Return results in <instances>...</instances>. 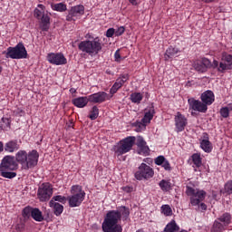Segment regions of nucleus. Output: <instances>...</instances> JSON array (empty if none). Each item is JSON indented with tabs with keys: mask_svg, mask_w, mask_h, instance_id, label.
I'll list each match as a JSON object with an SVG mask.
<instances>
[{
	"mask_svg": "<svg viewBox=\"0 0 232 232\" xmlns=\"http://www.w3.org/2000/svg\"><path fill=\"white\" fill-rule=\"evenodd\" d=\"M130 217V208L121 206L118 210H111L106 214V217L102 225L104 232H122V227L119 225V220H128Z\"/></svg>",
	"mask_w": 232,
	"mask_h": 232,
	"instance_id": "nucleus-1",
	"label": "nucleus"
},
{
	"mask_svg": "<svg viewBox=\"0 0 232 232\" xmlns=\"http://www.w3.org/2000/svg\"><path fill=\"white\" fill-rule=\"evenodd\" d=\"M135 140H137L135 136H128L127 138L121 140L112 148L114 155H116V157H121L126 155V153H130V151L133 150V146H135Z\"/></svg>",
	"mask_w": 232,
	"mask_h": 232,
	"instance_id": "nucleus-2",
	"label": "nucleus"
},
{
	"mask_svg": "<svg viewBox=\"0 0 232 232\" xmlns=\"http://www.w3.org/2000/svg\"><path fill=\"white\" fill-rule=\"evenodd\" d=\"M79 50L89 55H97L101 50H102V44L99 38H95L92 41L85 40L78 44Z\"/></svg>",
	"mask_w": 232,
	"mask_h": 232,
	"instance_id": "nucleus-3",
	"label": "nucleus"
},
{
	"mask_svg": "<svg viewBox=\"0 0 232 232\" xmlns=\"http://www.w3.org/2000/svg\"><path fill=\"white\" fill-rule=\"evenodd\" d=\"M72 197L69 198V206L70 208H78L82 204L86 193L82 190V187L75 185L72 187Z\"/></svg>",
	"mask_w": 232,
	"mask_h": 232,
	"instance_id": "nucleus-4",
	"label": "nucleus"
},
{
	"mask_svg": "<svg viewBox=\"0 0 232 232\" xmlns=\"http://www.w3.org/2000/svg\"><path fill=\"white\" fill-rule=\"evenodd\" d=\"M5 57L8 59H26L28 52L23 43H19L14 47H8Z\"/></svg>",
	"mask_w": 232,
	"mask_h": 232,
	"instance_id": "nucleus-5",
	"label": "nucleus"
},
{
	"mask_svg": "<svg viewBox=\"0 0 232 232\" xmlns=\"http://www.w3.org/2000/svg\"><path fill=\"white\" fill-rule=\"evenodd\" d=\"M34 17L41 21V30H43V32H48V30L50 29V15H48V13L44 12V6L41 4L38 5V8L34 9Z\"/></svg>",
	"mask_w": 232,
	"mask_h": 232,
	"instance_id": "nucleus-6",
	"label": "nucleus"
},
{
	"mask_svg": "<svg viewBox=\"0 0 232 232\" xmlns=\"http://www.w3.org/2000/svg\"><path fill=\"white\" fill-rule=\"evenodd\" d=\"M153 175H155L153 169L146 163H141L138 170L134 173L136 180H148V179H151Z\"/></svg>",
	"mask_w": 232,
	"mask_h": 232,
	"instance_id": "nucleus-7",
	"label": "nucleus"
},
{
	"mask_svg": "<svg viewBox=\"0 0 232 232\" xmlns=\"http://www.w3.org/2000/svg\"><path fill=\"white\" fill-rule=\"evenodd\" d=\"M52 195H53V188H52L50 183H44L38 188V198L41 202L50 200V198H52Z\"/></svg>",
	"mask_w": 232,
	"mask_h": 232,
	"instance_id": "nucleus-8",
	"label": "nucleus"
},
{
	"mask_svg": "<svg viewBox=\"0 0 232 232\" xmlns=\"http://www.w3.org/2000/svg\"><path fill=\"white\" fill-rule=\"evenodd\" d=\"M17 169V162L14 156H5L0 164V171H14Z\"/></svg>",
	"mask_w": 232,
	"mask_h": 232,
	"instance_id": "nucleus-9",
	"label": "nucleus"
},
{
	"mask_svg": "<svg viewBox=\"0 0 232 232\" xmlns=\"http://www.w3.org/2000/svg\"><path fill=\"white\" fill-rule=\"evenodd\" d=\"M39 162V153L37 150H32L27 154L25 163L24 164V169H30L35 168Z\"/></svg>",
	"mask_w": 232,
	"mask_h": 232,
	"instance_id": "nucleus-10",
	"label": "nucleus"
},
{
	"mask_svg": "<svg viewBox=\"0 0 232 232\" xmlns=\"http://www.w3.org/2000/svg\"><path fill=\"white\" fill-rule=\"evenodd\" d=\"M47 61L51 64H55L56 66H61L63 64H66L67 60L64 57V54L62 53H51L47 55Z\"/></svg>",
	"mask_w": 232,
	"mask_h": 232,
	"instance_id": "nucleus-11",
	"label": "nucleus"
},
{
	"mask_svg": "<svg viewBox=\"0 0 232 232\" xmlns=\"http://www.w3.org/2000/svg\"><path fill=\"white\" fill-rule=\"evenodd\" d=\"M188 102L190 110L194 111H199V113H206L208 111V106L203 102L190 98L188 100Z\"/></svg>",
	"mask_w": 232,
	"mask_h": 232,
	"instance_id": "nucleus-12",
	"label": "nucleus"
},
{
	"mask_svg": "<svg viewBox=\"0 0 232 232\" xmlns=\"http://www.w3.org/2000/svg\"><path fill=\"white\" fill-rule=\"evenodd\" d=\"M84 14V5H75L72 7L66 16V21H75L76 17H81Z\"/></svg>",
	"mask_w": 232,
	"mask_h": 232,
	"instance_id": "nucleus-13",
	"label": "nucleus"
},
{
	"mask_svg": "<svg viewBox=\"0 0 232 232\" xmlns=\"http://www.w3.org/2000/svg\"><path fill=\"white\" fill-rule=\"evenodd\" d=\"M218 72L224 73L227 70H232V55L231 54H223L221 62L219 63V67L218 68Z\"/></svg>",
	"mask_w": 232,
	"mask_h": 232,
	"instance_id": "nucleus-14",
	"label": "nucleus"
},
{
	"mask_svg": "<svg viewBox=\"0 0 232 232\" xmlns=\"http://www.w3.org/2000/svg\"><path fill=\"white\" fill-rule=\"evenodd\" d=\"M136 145L140 155H150V147L146 144V140L141 136L137 137Z\"/></svg>",
	"mask_w": 232,
	"mask_h": 232,
	"instance_id": "nucleus-15",
	"label": "nucleus"
},
{
	"mask_svg": "<svg viewBox=\"0 0 232 232\" xmlns=\"http://www.w3.org/2000/svg\"><path fill=\"white\" fill-rule=\"evenodd\" d=\"M175 124L178 131H184V128H186V125L188 124V120L182 113L177 112Z\"/></svg>",
	"mask_w": 232,
	"mask_h": 232,
	"instance_id": "nucleus-16",
	"label": "nucleus"
},
{
	"mask_svg": "<svg viewBox=\"0 0 232 232\" xmlns=\"http://www.w3.org/2000/svg\"><path fill=\"white\" fill-rule=\"evenodd\" d=\"M20 145L19 141L17 140H11L4 145V150L6 153H14L17 150H19Z\"/></svg>",
	"mask_w": 232,
	"mask_h": 232,
	"instance_id": "nucleus-17",
	"label": "nucleus"
},
{
	"mask_svg": "<svg viewBox=\"0 0 232 232\" xmlns=\"http://www.w3.org/2000/svg\"><path fill=\"white\" fill-rule=\"evenodd\" d=\"M107 98H108V93L104 92H100L90 95L89 101L90 102L101 104V102H104V101H106Z\"/></svg>",
	"mask_w": 232,
	"mask_h": 232,
	"instance_id": "nucleus-18",
	"label": "nucleus"
},
{
	"mask_svg": "<svg viewBox=\"0 0 232 232\" xmlns=\"http://www.w3.org/2000/svg\"><path fill=\"white\" fill-rule=\"evenodd\" d=\"M201 101L206 106H210L215 102V94L211 91H207L201 94Z\"/></svg>",
	"mask_w": 232,
	"mask_h": 232,
	"instance_id": "nucleus-19",
	"label": "nucleus"
},
{
	"mask_svg": "<svg viewBox=\"0 0 232 232\" xmlns=\"http://www.w3.org/2000/svg\"><path fill=\"white\" fill-rule=\"evenodd\" d=\"M187 195L194 196V197H196L197 198H198L201 201L206 198V191L195 189V188H193L191 187H188V188H187Z\"/></svg>",
	"mask_w": 232,
	"mask_h": 232,
	"instance_id": "nucleus-20",
	"label": "nucleus"
},
{
	"mask_svg": "<svg viewBox=\"0 0 232 232\" xmlns=\"http://www.w3.org/2000/svg\"><path fill=\"white\" fill-rule=\"evenodd\" d=\"M49 206L51 208H53V213H54V215H56V217L61 216L63 214V211H64V207L63 205H61L60 203L55 202L53 200H50Z\"/></svg>",
	"mask_w": 232,
	"mask_h": 232,
	"instance_id": "nucleus-21",
	"label": "nucleus"
},
{
	"mask_svg": "<svg viewBox=\"0 0 232 232\" xmlns=\"http://www.w3.org/2000/svg\"><path fill=\"white\" fill-rule=\"evenodd\" d=\"M153 115H155V108L153 106L150 107L144 114L141 121L143 124H150L151 122V119H153Z\"/></svg>",
	"mask_w": 232,
	"mask_h": 232,
	"instance_id": "nucleus-22",
	"label": "nucleus"
},
{
	"mask_svg": "<svg viewBox=\"0 0 232 232\" xmlns=\"http://www.w3.org/2000/svg\"><path fill=\"white\" fill-rule=\"evenodd\" d=\"M89 102L90 98L88 97H78L72 101V104H74L76 108H84Z\"/></svg>",
	"mask_w": 232,
	"mask_h": 232,
	"instance_id": "nucleus-23",
	"label": "nucleus"
},
{
	"mask_svg": "<svg viewBox=\"0 0 232 232\" xmlns=\"http://www.w3.org/2000/svg\"><path fill=\"white\" fill-rule=\"evenodd\" d=\"M27 156H28V153H26L25 150H19L15 154L16 162H19V164H22V168H24V164L26 162Z\"/></svg>",
	"mask_w": 232,
	"mask_h": 232,
	"instance_id": "nucleus-24",
	"label": "nucleus"
},
{
	"mask_svg": "<svg viewBox=\"0 0 232 232\" xmlns=\"http://www.w3.org/2000/svg\"><path fill=\"white\" fill-rule=\"evenodd\" d=\"M200 148L203 150L205 153H211L213 150V145L209 140H202L200 142Z\"/></svg>",
	"mask_w": 232,
	"mask_h": 232,
	"instance_id": "nucleus-25",
	"label": "nucleus"
},
{
	"mask_svg": "<svg viewBox=\"0 0 232 232\" xmlns=\"http://www.w3.org/2000/svg\"><path fill=\"white\" fill-rule=\"evenodd\" d=\"M32 218L36 222H43L44 220V217H43V212L39 210V208H33Z\"/></svg>",
	"mask_w": 232,
	"mask_h": 232,
	"instance_id": "nucleus-26",
	"label": "nucleus"
},
{
	"mask_svg": "<svg viewBox=\"0 0 232 232\" xmlns=\"http://www.w3.org/2000/svg\"><path fill=\"white\" fill-rule=\"evenodd\" d=\"M180 227L179 225H177V222L175 220H171L164 228V232H176L179 231Z\"/></svg>",
	"mask_w": 232,
	"mask_h": 232,
	"instance_id": "nucleus-27",
	"label": "nucleus"
},
{
	"mask_svg": "<svg viewBox=\"0 0 232 232\" xmlns=\"http://www.w3.org/2000/svg\"><path fill=\"white\" fill-rule=\"evenodd\" d=\"M179 52V51L175 47H169L165 53V61L171 59V57H175Z\"/></svg>",
	"mask_w": 232,
	"mask_h": 232,
	"instance_id": "nucleus-28",
	"label": "nucleus"
},
{
	"mask_svg": "<svg viewBox=\"0 0 232 232\" xmlns=\"http://www.w3.org/2000/svg\"><path fill=\"white\" fill-rule=\"evenodd\" d=\"M159 186H160L161 191H170V189H171V181L162 179V180L160 181Z\"/></svg>",
	"mask_w": 232,
	"mask_h": 232,
	"instance_id": "nucleus-29",
	"label": "nucleus"
},
{
	"mask_svg": "<svg viewBox=\"0 0 232 232\" xmlns=\"http://www.w3.org/2000/svg\"><path fill=\"white\" fill-rule=\"evenodd\" d=\"M143 95L140 92H134L130 94V101L131 102H134L135 104H140V101L143 99Z\"/></svg>",
	"mask_w": 232,
	"mask_h": 232,
	"instance_id": "nucleus-30",
	"label": "nucleus"
},
{
	"mask_svg": "<svg viewBox=\"0 0 232 232\" xmlns=\"http://www.w3.org/2000/svg\"><path fill=\"white\" fill-rule=\"evenodd\" d=\"M224 226H229L231 224V214L224 213L220 218H218Z\"/></svg>",
	"mask_w": 232,
	"mask_h": 232,
	"instance_id": "nucleus-31",
	"label": "nucleus"
},
{
	"mask_svg": "<svg viewBox=\"0 0 232 232\" xmlns=\"http://www.w3.org/2000/svg\"><path fill=\"white\" fill-rule=\"evenodd\" d=\"M224 231V225L221 224V222L217 219L211 228V232H222Z\"/></svg>",
	"mask_w": 232,
	"mask_h": 232,
	"instance_id": "nucleus-32",
	"label": "nucleus"
},
{
	"mask_svg": "<svg viewBox=\"0 0 232 232\" xmlns=\"http://www.w3.org/2000/svg\"><path fill=\"white\" fill-rule=\"evenodd\" d=\"M3 130H10V119L2 118L0 121V131H3Z\"/></svg>",
	"mask_w": 232,
	"mask_h": 232,
	"instance_id": "nucleus-33",
	"label": "nucleus"
},
{
	"mask_svg": "<svg viewBox=\"0 0 232 232\" xmlns=\"http://www.w3.org/2000/svg\"><path fill=\"white\" fill-rule=\"evenodd\" d=\"M161 213L165 215V217H171V215H173V210L169 205H162Z\"/></svg>",
	"mask_w": 232,
	"mask_h": 232,
	"instance_id": "nucleus-34",
	"label": "nucleus"
},
{
	"mask_svg": "<svg viewBox=\"0 0 232 232\" xmlns=\"http://www.w3.org/2000/svg\"><path fill=\"white\" fill-rule=\"evenodd\" d=\"M1 176L5 179H14V177H17V173L13 172L12 170H0Z\"/></svg>",
	"mask_w": 232,
	"mask_h": 232,
	"instance_id": "nucleus-35",
	"label": "nucleus"
},
{
	"mask_svg": "<svg viewBox=\"0 0 232 232\" xmlns=\"http://www.w3.org/2000/svg\"><path fill=\"white\" fill-rule=\"evenodd\" d=\"M192 162L197 168H200L202 166V158H200L199 154H193Z\"/></svg>",
	"mask_w": 232,
	"mask_h": 232,
	"instance_id": "nucleus-36",
	"label": "nucleus"
},
{
	"mask_svg": "<svg viewBox=\"0 0 232 232\" xmlns=\"http://www.w3.org/2000/svg\"><path fill=\"white\" fill-rule=\"evenodd\" d=\"M194 69L196 72H198L199 73H206V72H208V69L203 65L201 62L196 63L194 64Z\"/></svg>",
	"mask_w": 232,
	"mask_h": 232,
	"instance_id": "nucleus-37",
	"label": "nucleus"
},
{
	"mask_svg": "<svg viewBox=\"0 0 232 232\" xmlns=\"http://www.w3.org/2000/svg\"><path fill=\"white\" fill-rule=\"evenodd\" d=\"M52 8L55 10L56 12H66V5L63 3L55 4L52 5Z\"/></svg>",
	"mask_w": 232,
	"mask_h": 232,
	"instance_id": "nucleus-38",
	"label": "nucleus"
},
{
	"mask_svg": "<svg viewBox=\"0 0 232 232\" xmlns=\"http://www.w3.org/2000/svg\"><path fill=\"white\" fill-rule=\"evenodd\" d=\"M97 117H99V108H97V106H93L89 116V119H91V121H95Z\"/></svg>",
	"mask_w": 232,
	"mask_h": 232,
	"instance_id": "nucleus-39",
	"label": "nucleus"
},
{
	"mask_svg": "<svg viewBox=\"0 0 232 232\" xmlns=\"http://www.w3.org/2000/svg\"><path fill=\"white\" fill-rule=\"evenodd\" d=\"M34 211V208L30 207H26L23 209V217L24 218H30L32 217V213Z\"/></svg>",
	"mask_w": 232,
	"mask_h": 232,
	"instance_id": "nucleus-40",
	"label": "nucleus"
},
{
	"mask_svg": "<svg viewBox=\"0 0 232 232\" xmlns=\"http://www.w3.org/2000/svg\"><path fill=\"white\" fill-rule=\"evenodd\" d=\"M128 79H130V75L123 74L121 77H120L116 80V82L119 83L120 86H123L124 82H126V81H128Z\"/></svg>",
	"mask_w": 232,
	"mask_h": 232,
	"instance_id": "nucleus-41",
	"label": "nucleus"
},
{
	"mask_svg": "<svg viewBox=\"0 0 232 232\" xmlns=\"http://www.w3.org/2000/svg\"><path fill=\"white\" fill-rule=\"evenodd\" d=\"M51 200H53V202H61V204H66V197L64 196H53Z\"/></svg>",
	"mask_w": 232,
	"mask_h": 232,
	"instance_id": "nucleus-42",
	"label": "nucleus"
},
{
	"mask_svg": "<svg viewBox=\"0 0 232 232\" xmlns=\"http://www.w3.org/2000/svg\"><path fill=\"white\" fill-rule=\"evenodd\" d=\"M225 193L232 195V180H229L225 184Z\"/></svg>",
	"mask_w": 232,
	"mask_h": 232,
	"instance_id": "nucleus-43",
	"label": "nucleus"
},
{
	"mask_svg": "<svg viewBox=\"0 0 232 232\" xmlns=\"http://www.w3.org/2000/svg\"><path fill=\"white\" fill-rule=\"evenodd\" d=\"M120 88H122V86L115 82V83L111 88L110 92L111 93V95H113L114 93H117V92H119Z\"/></svg>",
	"mask_w": 232,
	"mask_h": 232,
	"instance_id": "nucleus-44",
	"label": "nucleus"
},
{
	"mask_svg": "<svg viewBox=\"0 0 232 232\" xmlns=\"http://www.w3.org/2000/svg\"><path fill=\"white\" fill-rule=\"evenodd\" d=\"M220 115L224 117V119H227L229 117V109L227 107H224L220 110Z\"/></svg>",
	"mask_w": 232,
	"mask_h": 232,
	"instance_id": "nucleus-45",
	"label": "nucleus"
},
{
	"mask_svg": "<svg viewBox=\"0 0 232 232\" xmlns=\"http://www.w3.org/2000/svg\"><path fill=\"white\" fill-rule=\"evenodd\" d=\"M166 158L164 156H159L155 159V164H157V166H162Z\"/></svg>",
	"mask_w": 232,
	"mask_h": 232,
	"instance_id": "nucleus-46",
	"label": "nucleus"
},
{
	"mask_svg": "<svg viewBox=\"0 0 232 232\" xmlns=\"http://www.w3.org/2000/svg\"><path fill=\"white\" fill-rule=\"evenodd\" d=\"M202 202L201 200L198 199V198H196L195 196H190V204L192 206H198Z\"/></svg>",
	"mask_w": 232,
	"mask_h": 232,
	"instance_id": "nucleus-47",
	"label": "nucleus"
},
{
	"mask_svg": "<svg viewBox=\"0 0 232 232\" xmlns=\"http://www.w3.org/2000/svg\"><path fill=\"white\" fill-rule=\"evenodd\" d=\"M201 63H203V66L205 67V69L208 70V68H211V61H209V59L203 58Z\"/></svg>",
	"mask_w": 232,
	"mask_h": 232,
	"instance_id": "nucleus-48",
	"label": "nucleus"
},
{
	"mask_svg": "<svg viewBox=\"0 0 232 232\" xmlns=\"http://www.w3.org/2000/svg\"><path fill=\"white\" fill-rule=\"evenodd\" d=\"M161 166L166 171H171V165H169V161H168V160H165Z\"/></svg>",
	"mask_w": 232,
	"mask_h": 232,
	"instance_id": "nucleus-49",
	"label": "nucleus"
},
{
	"mask_svg": "<svg viewBox=\"0 0 232 232\" xmlns=\"http://www.w3.org/2000/svg\"><path fill=\"white\" fill-rule=\"evenodd\" d=\"M125 30L126 29L124 28V26H120L118 28V30L115 31V36L119 37V36L122 35V34H124Z\"/></svg>",
	"mask_w": 232,
	"mask_h": 232,
	"instance_id": "nucleus-50",
	"label": "nucleus"
},
{
	"mask_svg": "<svg viewBox=\"0 0 232 232\" xmlns=\"http://www.w3.org/2000/svg\"><path fill=\"white\" fill-rule=\"evenodd\" d=\"M115 35V29L110 28L106 32V37H113Z\"/></svg>",
	"mask_w": 232,
	"mask_h": 232,
	"instance_id": "nucleus-51",
	"label": "nucleus"
},
{
	"mask_svg": "<svg viewBox=\"0 0 232 232\" xmlns=\"http://www.w3.org/2000/svg\"><path fill=\"white\" fill-rule=\"evenodd\" d=\"M114 59L117 63H121V53L117 50L114 53Z\"/></svg>",
	"mask_w": 232,
	"mask_h": 232,
	"instance_id": "nucleus-52",
	"label": "nucleus"
},
{
	"mask_svg": "<svg viewBox=\"0 0 232 232\" xmlns=\"http://www.w3.org/2000/svg\"><path fill=\"white\" fill-rule=\"evenodd\" d=\"M123 191H125L126 193H131V191H133V188H131V187H124L123 188Z\"/></svg>",
	"mask_w": 232,
	"mask_h": 232,
	"instance_id": "nucleus-53",
	"label": "nucleus"
},
{
	"mask_svg": "<svg viewBox=\"0 0 232 232\" xmlns=\"http://www.w3.org/2000/svg\"><path fill=\"white\" fill-rule=\"evenodd\" d=\"M140 1V0H129L130 5H132L133 6H137V5H139Z\"/></svg>",
	"mask_w": 232,
	"mask_h": 232,
	"instance_id": "nucleus-54",
	"label": "nucleus"
},
{
	"mask_svg": "<svg viewBox=\"0 0 232 232\" xmlns=\"http://www.w3.org/2000/svg\"><path fill=\"white\" fill-rule=\"evenodd\" d=\"M199 208L202 211H206V209H208V206L204 203H200Z\"/></svg>",
	"mask_w": 232,
	"mask_h": 232,
	"instance_id": "nucleus-55",
	"label": "nucleus"
},
{
	"mask_svg": "<svg viewBox=\"0 0 232 232\" xmlns=\"http://www.w3.org/2000/svg\"><path fill=\"white\" fill-rule=\"evenodd\" d=\"M219 66H220V64L218 63V61L214 60V61H213V67L218 69Z\"/></svg>",
	"mask_w": 232,
	"mask_h": 232,
	"instance_id": "nucleus-56",
	"label": "nucleus"
},
{
	"mask_svg": "<svg viewBox=\"0 0 232 232\" xmlns=\"http://www.w3.org/2000/svg\"><path fill=\"white\" fill-rule=\"evenodd\" d=\"M5 151V144H3V141H0V153H3Z\"/></svg>",
	"mask_w": 232,
	"mask_h": 232,
	"instance_id": "nucleus-57",
	"label": "nucleus"
},
{
	"mask_svg": "<svg viewBox=\"0 0 232 232\" xmlns=\"http://www.w3.org/2000/svg\"><path fill=\"white\" fill-rule=\"evenodd\" d=\"M203 3H207V4H208V3H213V1H215V0H201Z\"/></svg>",
	"mask_w": 232,
	"mask_h": 232,
	"instance_id": "nucleus-58",
	"label": "nucleus"
},
{
	"mask_svg": "<svg viewBox=\"0 0 232 232\" xmlns=\"http://www.w3.org/2000/svg\"><path fill=\"white\" fill-rule=\"evenodd\" d=\"M70 92H71V93H75V92H77L75 89H73V88H72L71 90H70Z\"/></svg>",
	"mask_w": 232,
	"mask_h": 232,
	"instance_id": "nucleus-59",
	"label": "nucleus"
},
{
	"mask_svg": "<svg viewBox=\"0 0 232 232\" xmlns=\"http://www.w3.org/2000/svg\"><path fill=\"white\" fill-rule=\"evenodd\" d=\"M1 72H3V68L2 67H0V73H1Z\"/></svg>",
	"mask_w": 232,
	"mask_h": 232,
	"instance_id": "nucleus-60",
	"label": "nucleus"
}]
</instances>
